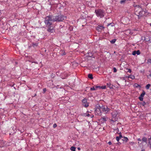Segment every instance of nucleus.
Returning a JSON list of instances; mask_svg holds the SVG:
<instances>
[{"instance_id": "obj_1", "label": "nucleus", "mask_w": 151, "mask_h": 151, "mask_svg": "<svg viewBox=\"0 0 151 151\" xmlns=\"http://www.w3.org/2000/svg\"><path fill=\"white\" fill-rule=\"evenodd\" d=\"M111 119H110L111 123H114V122L117 121L118 118L120 115L119 112L116 111H114L111 113Z\"/></svg>"}, {"instance_id": "obj_2", "label": "nucleus", "mask_w": 151, "mask_h": 151, "mask_svg": "<svg viewBox=\"0 0 151 151\" xmlns=\"http://www.w3.org/2000/svg\"><path fill=\"white\" fill-rule=\"evenodd\" d=\"M66 19V17L62 14H60L58 16H53L52 20L54 22L62 21Z\"/></svg>"}, {"instance_id": "obj_3", "label": "nucleus", "mask_w": 151, "mask_h": 151, "mask_svg": "<svg viewBox=\"0 0 151 151\" xmlns=\"http://www.w3.org/2000/svg\"><path fill=\"white\" fill-rule=\"evenodd\" d=\"M135 14L137 16H141L142 15L143 10L142 8L139 5H137L135 7Z\"/></svg>"}, {"instance_id": "obj_4", "label": "nucleus", "mask_w": 151, "mask_h": 151, "mask_svg": "<svg viewBox=\"0 0 151 151\" xmlns=\"http://www.w3.org/2000/svg\"><path fill=\"white\" fill-rule=\"evenodd\" d=\"M53 16H48L46 17L45 18V23L47 25L49 26H50L52 23L51 21L52 20Z\"/></svg>"}, {"instance_id": "obj_5", "label": "nucleus", "mask_w": 151, "mask_h": 151, "mask_svg": "<svg viewBox=\"0 0 151 151\" xmlns=\"http://www.w3.org/2000/svg\"><path fill=\"white\" fill-rule=\"evenodd\" d=\"M95 12L97 16L100 18L103 17L105 13L104 12L100 9L96 10H95Z\"/></svg>"}, {"instance_id": "obj_6", "label": "nucleus", "mask_w": 151, "mask_h": 151, "mask_svg": "<svg viewBox=\"0 0 151 151\" xmlns=\"http://www.w3.org/2000/svg\"><path fill=\"white\" fill-rule=\"evenodd\" d=\"M101 106L99 105H97L96 109L95 110V113L98 115H101Z\"/></svg>"}, {"instance_id": "obj_7", "label": "nucleus", "mask_w": 151, "mask_h": 151, "mask_svg": "<svg viewBox=\"0 0 151 151\" xmlns=\"http://www.w3.org/2000/svg\"><path fill=\"white\" fill-rule=\"evenodd\" d=\"M100 106L102 111H105L106 113H107L109 111L110 109L108 108L106 106L105 107L104 106L102 105Z\"/></svg>"}, {"instance_id": "obj_8", "label": "nucleus", "mask_w": 151, "mask_h": 151, "mask_svg": "<svg viewBox=\"0 0 151 151\" xmlns=\"http://www.w3.org/2000/svg\"><path fill=\"white\" fill-rule=\"evenodd\" d=\"M83 105L86 107L88 106L89 103L87 102V99L86 98H84L82 101Z\"/></svg>"}, {"instance_id": "obj_9", "label": "nucleus", "mask_w": 151, "mask_h": 151, "mask_svg": "<svg viewBox=\"0 0 151 151\" xmlns=\"http://www.w3.org/2000/svg\"><path fill=\"white\" fill-rule=\"evenodd\" d=\"M108 119V117L106 116H104L101 117V118L99 119V121L102 122H105Z\"/></svg>"}, {"instance_id": "obj_10", "label": "nucleus", "mask_w": 151, "mask_h": 151, "mask_svg": "<svg viewBox=\"0 0 151 151\" xmlns=\"http://www.w3.org/2000/svg\"><path fill=\"white\" fill-rule=\"evenodd\" d=\"M148 143L147 145L150 149H151V137L148 139Z\"/></svg>"}, {"instance_id": "obj_11", "label": "nucleus", "mask_w": 151, "mask_h": 151, "mask_svg": "<svg viewBox=\"0 0 151 151\" xmlns=\"http://www.w3.org/2000/svg\"><path fill=\"white\" fill-rule=\"evenodd\" d=\"M140 54V52L139 50H137V51H134L132 53V54L133 55H135L136 54L137 55H139Z\"/></svg>"}, {"instance_id": "obj_12", "label": "nucleus", "mask_w": 151, "mask_h": 151, "mask_svg": "<svg viewBox=\"0 0 151 151\" xmlns=\"http://www.w3.org/2000/svg\"><path fill=\"white\" fill-rule=\"evenodd\" d=\"M128 140V139L127 137H124L123 138V139H122V140L123 141L125 142H127Z\"/></svg>"}, {"instance_id": "obj_13", "label": "nucleus", "mask_w": 151, "mask_h": 151, "mask_svg": "<svg viewBox=\"0 0 151 151\" xmlns=\"http://www.w3.org/2000/svg\"><path fill=\"white\" fill-rule=\"evenodd\" d=\"M142 142H145L146 143L147 140V138L144 137L142 138Z\"/></svg>"}, {"instance_id": "obj_14", "label": "nucleus", "mask_w": 151, "mask_h": 151, "mask_svg": "<svg viewBox=\"0 0 151 151\" xmlns=\"http://www.w3.org/2000/svg\"><path fill=\"white\" fill-rule=\"evenodd\" d=\"M107 86L109 87L110 88H112V85L110 83H107Z\"/></svg>"}, {"instance_id": "obj_15", "label": "nucleus", "mask_w": 151, "mask_h": 151, "mask_svg": "<svg viewBox=\"0 0 151 151\" xmlns=\"http://www.w3.org/2000/svg\"><path fill=\"white\" fill-rule=\"evenodd\" d=\"M88 77L91 79H92L93 78L92 75L91 74H88Z\"/></svg>"}, {"instance_id": "obj_16", "label": "nucleus", "mask_w": 151, "mask_h": 151, "mask_svg": "<svg viewBox=\"0 0 151 151\" xmlns=\"http://www.w3.org/2000/svg\"><path fill=\"white\" fill-rule=\"evenodd\" d=\"M128 78H131L132 79H133L135 77L133 75H130L129 76H128Z\"/></svg>"}, {"instance_id": "obj_17", "label": "nucleus", "mask_w": 151, "mask_h": 151, "mask_svg": "<svg viewBox=\"0 0 151 151\" xmlns=\"http://www.w3.org/2000/svg\"><path fill=\"white\" fill-rule=\"evenodd\" d=\"M145 94V92L144 91H143L142 94L140 95V96H141L142 97H143L144 96Z\"/></svg>"}, {"instance_id": "obj_18", "label": "nucleus", "mask_w": 151, "mask_h": 151, "mask_svg": "<svg viewBox=\"0 0 151 151\" xmlns=\"http://www.w3.org/2000/svg\"><path fill=\"white\" fill-rule=\"evenodd\" d=\"M76 147H71L70 149L71 151H75Z\"/></svg>"}, {"instance_id": "obj_19", "label": "nucleus", "mask_w": 151, "mask_h": 151, "mask_svg": "<svg viewBox=\"0 0 151 151\" xmlns=\"http://www.w3.org/2000/svg\"><path fill=\"white\" fill-rule=\"evenodd\" d=\"M150 84H147L146 86V89H148L150 88Z\"/></svg>"}, {"instance_id": "obj_20", "label": "nucleus", "mask_w": 151, "mask_h": 151, "mask_svg": "<svg viewBox=\"0 0 151 151\" xmlns=\"http://www.w3.org/2000/svg\"><path fill=\"white\" fill-rule=\"evenodd\" d=\"M116 41V39H113L112 40L110 41V42L111 43L113 44Z\"/></svg>"}, {"instance_id": "obj_21", "label": "nucleus", "mask_w": 151, "mask_h": 151, "mask_svg": "<svg viewBox=\"0 0 151 151\" xmlns=\"http://www.w3.org/2000/svg\"><path fill=\"white\" fill-rule=\"evenodd\" d=\"M53 30V29L52 28H49L47 30V31L49 32H52Z\"/></svg>"}, {"instance_id": "obj_22", "label": "nucleus", "mask_w": 151, "mask_h": 151, "mask_svg": "<svg viewBox=\"0 0 151 151\" xmlns=\"http://www.w3.org/2000/svg\"><path fill=\"white\" fill-rule=\"evenodd\" d=\"M126 1V0H121L120 1V3L122 4Z\"/></svg>"}, {"instance_id": "obj_23", "label": "nucleus", "mask_w": 151, "mask_h": 151, "mask_svg": "<svg viewBox=\"0 0 151 151\" xmlns=\"http://www.w3.org/2000/svg\"><path fill=\"white\" fill-rule=\"evenodd\" d=\"M147 63L151 64V59H148L147 60Z\"/></svg>"}, {"instance_id": "obj_24", "label": "nucleus", "mask_w": 151, "mask_h": 151, "mask_svg": "<svg viewBox=\"0 0 151 151\" xmlns=\"http://www.w3.org/2000/svg\"><path fill=\"white\" fill-rule=\"evenodd\" d=\"M106 88V86H101V87H100V88H101L102 89H105Z\"/></svg>"}, {"instance_id": "obj_25", "label": "nucleus", "mask_w": 151, "mask_h": 151, "mask_svg": "<svg viewBox=\"0 0 151 151\" xmlns=\"http://www.w3.org/2000/svg\"><path fill=\"white\" fill-rule=\"evenodd\" d=\"M139 99L140 101H142L143 100V97H142L140 96L139 97Z\"/></svg>"}, {"instance_id": "obj_26", "label": "nucleus", "mask_w": 151, "mask_h": 151, "mask_svg": "<svg viewBox=\"0 0 151 151\" xmlns=\"http://www.w3.org/2000/svg\"><path fill=\"white\" fill-rule=\"evenodd\" d=\"M95 89H96V88H95V87H94V86L93 87H92L91 88H90V90L91 91L94 90Z\"/></svg>"}, {"instance_id": "obj_27", "label": "nucleus", "mask_w": 151, "mask_h": 151, "mask_svg": "<svg viewBox=\"0 0 151 151\" xmlns=\"http://www.w3.org/2000/svg\"><path fill=\"white\" fill-rule=\"evenodd\" d=\"M120 139V137H116V139L117 141H119V139Z\"/></svg>"}, {"instance_id": "obj_28", "label": "nucleus", "mask_w": 151, "mask_h": 151, "mask_svg": "<svg viewBox=\"0 0 151 151\" xmlns=\"http://www.w3.org/2000/svg\"><path fill=\"white\" fill-rule=\"evenodd\" d=\"M98 28L100 29H102L104 28V27L102 26H99V27H98Z\"/></svg>"}, {"instance_id": "obj_29", "label": "nucleus", "mask_w": 151, "mask_h": 151, "mask_svg": "<svg viewBox=\"0 0 151 151\" xmlns=\"http://www.w3.org/2000/svg\"><path fill=\"white\" fill-rule=\"evenodd\" d=\"M114 72L115 73L116 72L117 70L115 68H113Z\"/></svg>"}, {"instance_id": "obj_30", "label": "nucleus", "mask_w": 151, "mask_h": 151, "mask_svg": "<svg viewBox=\"0 0 151 151\" xmlns=\"http://www.w3.org/2000/svg\"><path fill=\"white\" fill-rule=\"evenodd\" d=\"M61 55H65V52H63L62 51L61 52Z\"/></svg>"}, {"instance_id": "obj_31", "label": "nucleus", "mask_w": 151, "mask_h": 151, "mask_svg": "<svg viewBox=\"0 0 151 151\" xmlns=\"http://www.w3.org/2000/svg\"><path fill=\"white\" fill-rule=\"evenodd\" d=\"M119 137L120 138L123 137L122 136V135L121 133V132L119 133Z\"/></svg>"}, {"instance_id": "obj_32", "label": "nucleus", "mask_w": 151, "mask_h": 151, "mask_svg": "<svg viewBox=\"0 0 151 151\" xmlns=\"http://www.w3.org/2000/svg\"><path fill=\"white\" fill-rule=\"evenodd\" d=\"M101 86H96L95 87V88H96V89L97 88H100Z\"/></svg>"}, {"instance_id": "obj_33", "label": "nucleus", "mask_w": 151, "mask_h": 151, "mask_svg": "<svg viewBox=\"0 0 151 151\" xmlns=\"http://www.w3.org/2000/svg\"><path fill=\"white\" fill-rule=\"evenodd\" d=\"M90 116V117L91 118H92V117H93V115H90L89 114H88V115H87V116Z\"/></svg>"}, {"instance_id": "obj_34", "label": "nucleus", "mask_w": 151, "mask_h": 151, "mask_svg": "<svg viewBox=\"0 0 151 151\" xmlns=\"http://www.w3.org/2000/svg\"><path fill=\"white\" fill-rule=\"evenodd\" d=\"M57 125L56 124H55L53 125V127L54 128H55L57 127Z\"/></svg>"}, {"instance_id": "obj_35", "label": "nucleus", "mask_w": 151, "mask_h": 151, "mask_svg": "<svg viewBox=\"0 0 151 151\" xmlns=\"http://www.w3.org/2000/svg\"><path fill=\"white\" fill-rule=\"evenodd\" d=\"M43 90L44 92V93H45L46 91V88H44L43 89Z\"/></svg>"}, {"instance_id": "obj_36", "label": "nucleus", "mask_w": 151, "mask_h": 151, "mask_svg": "<svg viewBox=\"0 0 151 151\" xmlns=\"http://www.w3.org/2000/svg\"><path fill=\"white\" fill-rule=\"evenodd\" d=\"M135 86L136 87H137L138 86L140 87V85H138V84H135Z\"/></svg>"}, {"instance_id": "obj_37", "label": "nucleus", "mask_w": 151, "mask_h": 151, "mask_svg": "<svg viewBox=\"0 0 151 151\" xmlns=\"http://www.w3.org/2000/svg\"><path fill=\"white\" fill-rule=\"evenodd\" d=\"M138 144L141 146L140 145H142V146L143 145H142V142H141V143H139V142H138Z\"/></svg>"}, {"instance_id": "obj_38", "label": "nucleus", "mask_w": 151, "mask_h": 151, "mask_svg": "<svg viewBox=\"0 0 151 151\" xmlns=\"http://www.w3.org/2000/svg\"><path fill=\"white\" fill-rule=\"evenodd\" d=\"M129 143L130 145H133V144H134V142H129Z\"/></svg>"}, {"instance_id": "obj_39", "label": "nucleus", "mask_w": 151, "mask_h": 151, "mask_svg": "<svg viewBox=\"0 0 151 151\" xmlns=\"http://www.w3.org/2000/svg\"><path fill=\"white\" fill-rule=\"evenodd\" d=\"M131 71H132L130 69H128V72H129L130 73H131Z\"/></svg>"}, {"instance_id": "obj_40", "label": "nucleus", "mask_w": 151, "mask_h": 151, "mask_svg": "<svg viewBox=\"0 0 151 151\" xmlns=\"http://www.w3.org/2000/svg\"><path fill=\"white\" fill-rule=\"evenodd\" d=\"M108 144L109 145H111L112 144V143H111V142L110 141H109L108 143Z\"/></svg>"}, {"instance_id": "obj_41", "label": "nucleus", "mask_w": 151, "mask_h": 151, "mask_svg": "<svg viewBox=\"0 0 151 151\" xmlns=\"http://www.w3.org/2000/svg\"><path fill=\"white\" fill-rule=\"evenodd\" d=\"M137 140L138 141H140V142H141V141H142V139H141L140 138H138L137 139Z\"/></svg>"}, {"instance_id": "obj_42", "label": "nucleus", "mask_w": 151, "mask_h": 151, "mask_svg": "<svg viewBox=\"0 0 151 151\" xmlns=\"http://www.w3.org/2000/svg\"><path fill=\"white\" fill-rule=\"evenodd\" d=\"M146 104V103L145 102H143L142 104V105L143 106H144Z\"/></svg>"}, {"instance_id": "obj_43", "label": "nucleus", "mask_w": 151, "mask_h": 151, "mask_svg": "<svg viewBox=\"0 0 151 151\" xmlns=\"http://www.w3.org/2000/svg\"><path fill=\"white\" fill-rule=\"evenodd\" d=\"M78 150H80V147H78Z\"/></svg>"}, {"instance_id": "obj_44", "label": "nucleus", "mask_w": 151, "mask_h": 151, "mask_svg": "<svg viewBox=\"0 0 151 151\" xmlns=\"http://www.w3.org/2000/svg\"><path fill=\"white\" fill-rule=\"evenodd\" d=\"M141 151H145V150L143 149V150H141Z\"/></svg>"}, {"instance_id": "obj_45", "label": "nucleus", "mask_w": 151, "mask_h": 151, "mask_svg": "<svg viewBox=\"0 0 151 151\" xmlns=\"http://www.w3.org/2000/svg\"><path fill=\"white\" fill-rule=\"evenodd\" d=\"M111 24H109L107 25V26H109Z\"/></svg>"}, {"instance_id": "obj_46", "label": "nucleus", "mask_w": 151, "mask_h": 151, "mask_svg": "<svg viewBox=\"0 0 151 151\" xmlns=\"http://www.w3.org/2000/svg\"><path fill=\"white\" fill-rule=\"evenodd\" d=\"M128 76H126V78H128Z\"/></svg>"}, {"instance_id": "obj_47", "label": "nucleus", "mask_w": 151, "mask_h": 151, "mask_svg": "<svg viewBox=\"0 0 151 151\" xmlns=\"http://www.w3.org/2000/svg\"><path fill=\"white\" fill-rule=\"evenodd\" d=\"M149 76H151V74H150L149 75Z\"/></svg>"}, {"instance_id": "obj_48", "label": "nucleus", "mask_w": 151, "mask_h": 151, "mask_svg": "<svg viewBox=\"0 0 151 151\" xmlns=\"http://www.w3.org/2000/svg\"><path fill=\"white\" fill-rule=\"evenodd\" d=\"M34 63H37H37H36V62H34Z\"/></svg>"}, {"instance_id": "obj_49", "label": "nucleus", "mask_w": 151, "mask_h": 151, "mask_svg": "<svg viewBox=\"0 0 151 151\" xmlns=\"http://www.w3.org/2000/svg\"><path fill=\"white\" fill-rule=\"evenodd\" d=\"M150 26H151V24H150Z\"/></svg>"}, {"instance_id": "obj_50", "label": "nucleus", "mask_w": 151, "mask_h": 151, "mask_svg": "<svg viewBox=\"0 0 151 151\" xmlns=\"http://www.w3.org/2000/svg\"><path fill=\"white\" fill-rule=\"evenodd\" d=\"M128 31L130 32V31L129 30H128Z\"/></svg>"}, {"instance_id": "obj_51", "label": "nucleus", "mask_w": 151, "mask_h": 151, "mask_svg": "<svg viewBox=\"0 0 151 151\" xmlns=\"http://www.w3.org/2000/svg\"><path fill=\"white\" fill-rule=\"evenodd\" d=\"M36 94H35V96H36Z\"/></svg>"}]
</instances>
